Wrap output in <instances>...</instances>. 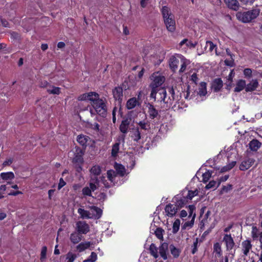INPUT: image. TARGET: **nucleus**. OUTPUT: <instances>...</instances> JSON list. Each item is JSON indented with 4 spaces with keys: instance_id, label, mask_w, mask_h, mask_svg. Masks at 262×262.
Masks as SVG:
<instances>
[{
    "instance_id": "64",
    "label": "nucleus",
    "mask_w": 262,
    "mask_h": 262,
    "mask_svg": "<svg viewBox=\"0 0 262 262\" xmlns=\"http://www.w3.org/2000/svg\"><path fill=\"white\" fill-rule=\"evenodd\" d=\"M148 0H141L140 4L142 7L144 8L146 7Z\"/></svg>"
},
{
    "instance_id": "16",
    "label": "nucleus",
    "mask_w": 262,
    "mask_h": 262,
    "mask_svg": "<svg viewBox=\"0 0 262 262\" xmlns=\"http://www.w3.org/2000/svg\"><path fill=\"white\" fill-rule=\"evenodd\" d=\"M252 245L249 240L243 241L241 244L242 250L244 254L246 256L248 255L250 251L252 249Z\"/></svg>"
},
{
    "instance_id": "44",
    "label": "nucleus",
    "mask_w": 262,
    "mask_h": 262,
    "mask_svg": "<svg viewBox=\"0 0 262 262\" xmlns=\"http://www.w3.org/2000/svg\"><path fill=\"white\" fill-rule=\"evenodd\" d=\"M195 214H193L192 218L190 221H188L185 222L183 225V228L184 229H186L187 228H191L194 224V221L195 219Z\"/></svg>"
},
{
    "instance_id": "11",
    "label": "nucleus",
    "mask_w": 262,
    "mask_h": 262,
    "mask_svg": "<svg viewBox=\"0 0 262 262\" xmlns=\"http://www.w3.org/2000/svg\"><path fill=\"white\" fill-rule=\"evenodd\" d=\"M76 229L78 232L81 234H86L90 231L89 225L83 221H79L76 223Z\"/></svg>"
},
{
    "instance_id": "47",
    "label": "nucleus",
    "mask_w": 262,
    "mask_h": 262,
    "mask_svg": "<svg viewBox=\"0 0 262 262\" xmlns=\"http://www.w3.org/2000/svg\"><path fill=\"white\" fill-rule=\"evenodd\" d=\"M219 186H217V182L215 181H211L206 186L205 188L206 189H209L211 188H213L214 189L217 188Z\"/></svg>"
},
{
    "instance_id": "36",
    "label": "nucleus",
    "mask_w": 262,
    "mask_h": 262,
    "mask_svg": "<svg viewBox=\"0 0 262 262\" xmlns=\"http://www.w3.org/2000/svg\"><path fill=\"white\" fill-rule=\"evenodd\" d=\"M91 174L95 176H98L100 174L101 172V169L100 166L97 165L93 166L90 170Z\"/></svg>"
},
{
    "instance_id": "31",
    "label": "nucleus",
    "mask_w": 262,
    "mask_h": 262,
    "mask_svg": "<svg viewBox=\"0 0 262 262\" xmlns=\"http://www.w3.org/2000/svg\"><path fill=\"white\" fill-rule=\"evenodd\" d=\"M114 168L117 173L121 176H123L125 174V168L122 165L116 163Z\"/></svg>"
},
{
    "instance_id": "24",
    "label": "nucleus",
    "mask_w": 262,
    "mask_h": 262,
    "mask_svg": "<svg viewBox=\"0 0 262 262\" xmlns=\"http://www.w3.org/2000/svg\"><path fill=\"white\" fill-rule=\"evenodd\" d=\"M223 87V81L220 78L215 79L212 83V89L215 91H219Z\"/></svg>"
},
{
    "instance_id": "62",
    "label": "nucleus",
    "mask_w": 262,
    "mask_h": 262,
    "mask_svg": "<svg viewBox=\"0 0 262 262\" xmlns=\"http://www.w3.org/2000/svg\"><path fill=\"white\" fill-rule=\"evenodd\" d=\"M49 85L50 84L47 81H42L40 84V87L46 88L47 89L49 87Z\"/></svg>"
},
{
    "instance_id": "21",
    "label": "nucleus",
    "mask_w": 262,
    "mask_h": 262,
    "mask_svg": "<svg viewBox=\"0 0 262 262\" xmlns=\"http://www.w3.org/2000/svg\"><path fill=\"white\" fill-rule=\"evenodd\" d=\"M139 105V102L137 99L135 97H133L128 100L126 102V106L127 109L131 110Z\"/></svg>"
},
{
    "instance_id": "28",
    "label": "nucleus",
    "mask_w": 262,
    "mask_h": 262,
    "mask_svg": "<svg viewBox=\"0 0 262 262\" xmlns=\"http://www.w3.org/2000/svg\"><path fill=\"white\" fill-rule=\"evenodd\" d=\"M129 123L130 121L127 119L122 120L120 125V130L122 133H127Z\"/></svg>"
},
{
    "instance_id": "38",
    "label": "nucleus",
    "mask_w": 262,
    "mask_h": 262,
    "mask_svg": "<svg viewBox=\"0 0 262 262\" xmlns=\"http://www.w3.org/2000/svg\"><path fill=\"white\" fill-rule=\"evenodd\" d=\"M260 232H259L258 229L256 226H253L251 231V236L253 240L258 239L259 234Z\"/></svg>"
},
{
    "instance_id": "12",
    "label": "nucleus",
    "mask_w": 262,
    "mask_h": 262,
    "mask_svg": "<svg viewBox=\"0 0 262 262\" xmlns=\"http://www.w3.org/2000/svg\"><path fill=\"white\" fill-rule=\"evenodd\" d=\"M255 160L252 158H248L243 160L239 165V169L244 171L250 168L254 163Z\"/></svg>"
},
{
    "instance_id": "17",
    "label": "nucleus",
    "mask_w": 262,
    "mask_h": 262,
    "mask_svg": "<svg viewBox=\"0 0 262 262\" xmlns=\"http://www.w3.org/2000/svg\"><path fill=\"white\" fill-rule=\"evenodd\" d=\"M0 177L7 184H11L14 178V174L12 172H2L0 174Z\"/></svg>"
},
{
    "instance_id": "60",
    "label": "nucleus",
    "mask_w": 262,
    "mask_h": 262,
    "mask_svg": "<svg viewBox=\"0 0 262 262\" xmlns=\"http://www.w3.org/2000/svg\"><path fill=\"white\" fill-rule=\"evenodd\" d=\"M190 80L195 83L197 82V81H198V77L196 73H193L191 75Z\"/></svg>"
},
{
    "instance_id": "55",
    "label": "nucleus",
    "mask_w": 262,
    "mask_h": 262,
    "mask_svg": "<svg viewBox=\"0 0 262 262\" xmlns=\"http://www.w3.org/2000/svg\"><path fill=\"white\" fill-rule=\"evenodd\" d=\"M206 44L207 46H209L210 52H212L215 48L216 49V46L211 41H207Z\"/></svg>"
},
{
    "instance_id": "8",
    "label": "nucleus",
    "mask_w": 262,
    "mask_h": 262,
    "mask_svg": "<svg viewBox=\"0 0 262 262\" xmlns=\"http://www.w3.org/2000/svg\"><path fill=\"white\" fill-rule=\"evenodd\" d=\"M183 55L181 54H176L171 56L168 60V64L170 69L174 72L178 68L180 63Z\"/></svg>"
},
{
    "instance_id": "63",
    "label": "nucleus",
    "mask_w": 262,
    "mask_h": 262,
    "mask_svg": "<svg viewBox=\"0 0 262 262\" xmlns=\"http://www.w3.org/2000/svg\"><path fill=\"white\" fill-rule=\"evenodd\" d=\"M74 160L76 162H82V156L80 155L78 156H75V157L74 158Z\"/></svg>"
},
{
    "instance_id": "7",
    "label": "nucleus",
    "mask_w": 262,
    "mask_h": 262,
    "mask_svg": "<svg viewBox=\"0 0 262 262\" xmlns=\"http://www.w3.org/2000/svg\"><path fill=\"white\" fill-rule=\"evenodd\" d=\"M197 42H193L187 38L183 39L178 45L177 48L181 51L186 52L188 49H193L197 45Z\"/></svg>"
},
{
    "instance_id": "22",
    "label": "nucleus",
    "mask_w": 262,
    "mask_h": 262,
    "mask_svg": "<svg viewBox=\"0 0 262 262\" xmlns=\"http://www.w3.org/2000/svg\"><path fill=\"white\" fill-rule=\"evenodd\" d=\"M228 7L234 10H237L239 6L237 0H224Z\"/></svg>"
},
{
    "instance_id": "57",
    "label": "nucleus",
    "mask_w": 262,
    "mask_h": 262,
    "mask_svg": "<svg viewBox=\"0 0 262 262\" xmlns=\"http://www.w3.org/2000/svg\"><path fill=\"white\" fill-rule=\"evenodd\" d=\"M244 74L246 77H250L252 75V70L247 68L244 70Z\"/></svg>"
},
{
    "instance_id": "39",
    "label": "nucleus",
    "mask_w": 262,
    "mask_h": 262,
    "mask_svg": "<svg viewBox=\"0 0 262 262\" xmlns=\"http://www.w3.org/2000/svg\"><path fill=\"white\" fill-rule=\"evenodd\" d=\"M213 251L216 253L217 256L220 257L222 255V250L221 246L219 243H216L214 244Z\"/></svg>"
},
{
    "instance_id": "25",
    "label": "nucleus",
    "mask_w": 262,
    "mask_h": 262,
    "mask_svg": "<svg viewBox=\"0 0 262 262\" xmlns=\"http://www.w3.org/2000/svg\"><path fill=\"white\" fill-rule=\"evenodd\" d=\"M114 98L116 100L121 99L123 96V90L121 87H116L113 91Z\"/></svg>"
},
{
    "instance_id": "32",
    "label": "nucleus",
    "mask_w": 262,
    "mask_h": 262,
    "mask_svg": "<svg viewBox=\"0 0 262 262\" xmlns=\"http://www.w3.org/2000/svg\"><path fill=\"white\" fill-rule=\"evenodd\" d=\"M47 91L50 94L59 95L60 93V88L50 85L47 88Z\"/></svg>"
},
{
    "instance_id": "54",
    "label": "nucleus",
    "mask_w": 262,
    "mask_h": 262,
    "mask_svg": "<svg viewBox=\"0 0 262 262\" xmlns=\"http://www.w3.org/2000/svg\"><path fill=\"white\" fill-rule=\"evenodd\" d=\"M47 250V249L46 247H43L42 248L41 254H40V259L41 260H42L46 258Z\"/></svg>"
},
{
    "instance_id": "48",
    "label": "nucleus",
    "mask_w": 262,
    "mask_h": 262,
    "mask_svg": "<svg viewBox=\"0 0 262 262\" xmlns=\"http://www.w3.org/2000/svg\"><path fill=\"white\" fill-rule=\"evenodd\" d=\"M198 194V190L195 189L194 190H189L188 192V194L186 196V198L189 200H191L194 196L197 195Z\"/></svg>"
},
{
    "instance_id": "61",
    "label": "nucleus",
    "mask_w": 262,
    "mask_h": 262,
    "mask_svg": "<svg viewBox=\"0 0 262 262\" xmlns=\"http://www.w3.org/2000/svg\"><path fill=\"white\" fill-rule=\"evenodd\" d=\"M254 1L255 0H241L243 4L247 5H251Z\"/></svg>"
},
{
    "instance_id": "53",
    "label": "nucleus",
    "mask_w": 262,
    "mask_h": 262,
    "mask_svg": "<svg viewBox=\"0 0 262 262\" xmlns=\"http://www.w3.org/2000/svg\"><path fill=\"white\" fill-rule=\"evenodd\" d=\"M163 232H164V231L162 229H161L160 228H157V229L155 231V233L158 238L161 239L163 237Z\"/></svg>"
},
{
    "instance_id": "13",
    "label": "nucleus",
    "mask_w": 262,
    "mask_h": 262,
    "mask_svg": "<svg viewBox=\"0 0 262 262\" xmlns=\"http://www.w3.org/2000/svg\"><path fill=\"white\" fill-rule=\"evenodd\" d=\"M144 135V132L139 130L136 127L133 128L131 132L130 137L134 141L138 142L142 138H143Z\"/></svg>"
},
{
    "instance_id": "4",
    "label": "nucleus",
    "mask_w": 262,
    "mask_h": 262,
    "mask_svg": "<svg viewBox=\"0 0 262 262\" xmlns=\"http://www.w3.org/2000/svg\"><path fill=\"white\" fill-rule=\"evenodd\" d=\"M260 9L255 8L246 12H238L236 13L237 19L244 23L252 21L259 15Z\"/></svg>"
},
{
    "instance_id": "58",
    "label": "nucleus",
    "mask_w": 262,
    "mask_h": 262,
    "mask_svg": "<svg viewBox=\"0 0 262 262\" xmlns=\"http://www.w3.org/2000/svg\"><path fill=\"white\" fill-rule=\"evenodd\" d=\"M228 178H229L228 175H225L223 177L220 178V179H219V181L217 182V186H219L221 182H225V181H227Z\"/></svg>"
},
{
    "instance_id": "14",
    "label": "nucleus",
    "mask_w": 262,
    "mask_h": 262,
    "mask_svg": "<svg viewBox=\"0 0 262 262\" xmlns=\"http://www.w3.org/2000/svg\"><path fill=\"white\" fill-rule=\"evenodd\" d=\"M137 124L138 126L136 128L139 129V130L144 132V135L146 134V132H148L150 128V123L148 121H140L137 123Z\"/></svg>"
},
{
    "instance_id": "46",
    "label": "nucleus",
    "mask_w": 262,
    "mask_h": 262,
    "mask_svg": "<svg viewBox=\"0 0 262 262\" xmlns=\"http://www.w3.org/2000/svg\"><path fill=\"white\" fill-rule=\"evenodd\" d=\"M180 225V221L179 220H176L173 223L172 226V232L176 233L179 230Z\"/></svg>"
},
{
    "instance_id": "41",
    "label": "nucleus",
    "mask_w": 262,
    "mask_h": 262,
    "mask_svg": "<svg viewBox=\"0 0 262 262\" xmlns=\"http://www.w3.org/2000/svg\"><path fill=\"white\" fill-rule=\"evenodd\" d=\"M149 250L151 254L155 257L157 258L159 256L158 255V250L159 248L158 249L155 244H152L149 248Z\"/></svg>"
},
{
    "instance_id": "29",
    "label": "nucleus",
    "mask_w": 262,
    "mask_h": 262,
    "mask_svg": "<svg viewBox=\"0 0 262 262\" xmlns=\"http://www.w3.org/2000/svg\"><path fill=\"white\" fill-rule=\"evenodd\" d=\"M148 107V113L149 114V117L151 119H154L156 117L158 114L157 110L155 108V107L150 104H148L147 105Z\"/></svg>"
},
{
    "instance_id": "15",
    "label": "nucleus",
    "mask_w": 262,
    "mask_h": 262,
    "mask_svg": "<svg viewBox=\"0 0 262 262\" xmlns=\"http://www.w3.org/2000/svg\"><path fill=\"white\" fill-rule=\"evenodd\" d=\"M223 242H225L228 250L232 249L234 246V242L230 234H225L223 238Z\"/></svg>"
},
{
    "instance_id": "2",
    "label": "nucleus",
    "mask_w": 262,
    "mask_h": 262,
    "mask_svg": "<svg viewBox=\"0 0 262 262\" xmlns=\"http://www.w3.org/2000/svg\"><path fill=\"white\" fill-rule=\"evenodd\" d=\"M161 12L167 29L169 32H173L176 30V21L170 9L166 6H164L161 9Z\"/></svg>"
},
{
    "instance_id": "51",
    "label": "nucleus",
    "mask_w": 262,
    "mask_h": 262,
    "mask_svg": "<svg viewBox=\"0 0 262 262\" xmlns=\"http://www.w3.org/2000/svg\"><path fill=\"white\" fill-rule=\"evenodd\" d=\"M211 176V173L209 171H206L205 173H203L202 174V181L204 183H206L208 182L209 179Z\"/></svg>"
},
{
    "instance_id": "45",
    "label": "nucleus",
    "mask_w": 262,
    "mask_h": 262,
    "mask_svg": "<svg viewBox=\"0 0 262 262\" xmlns=\"http://www.w3.org/2000/svg\"><path fill=\"white\" fill-rule=\"evenodd\" d=\"M76 258V255L72 252H69L66 255V262H73Z\"/></svg>"
},
{
    "instance_id": "23",
    "label": "nucleus",
    "mask_w": 262,
    "mask_h": 262,
    "mask_svg": "<svg viewBox=\"0 0 262 262\" xmlns=\"http://www.w3.org/2000/svg\"><path fill=\"white\" fill-rule=\"evenodd\" d=\"M206 83L204 82L200 83L197 91V94L200 97H204L207 94Z\"/></svg>"
},
{
    "instance_id": "26",
    "label": "nucleus",
    "mask_w": 262,
    "mask_h": 262,
    "mask_svg": "<svg viewBox=\"0 0 262 262\" xmlns=\"http://www.w3.org/2000/svg\"><path fill=\"white\" fill-rule=\"evenodd\" d=\"M180 63L181 68L179 70V72L181 73L185 71L187 67L190 63V61L183 56Z\"/></svg>"
},
{
    "instance_id": "52",
    "label": "nucleus",
    "mask_w": 262,
    "mask_h": 262,
    "mask_svg": "<svg viewBox=\"0 0 262 262\" xmlns=\"http://www.w3.org/2000/svg\"><path fill=\"white\" fill-rule=\"evenodd\" d=\"M169 248L171 251V253L174 256V257H177L179 256V251L178 249H177L173 245H170Z\"/></svg>"
},
{
    "instance_id": "1",
    "label": "nucleus",
    "mask_w": 262,
    "mask_h": 262,
    "mask_svg": "<svg viewBox=\"0 0 262 262\" xmlns=\"http://www.w3.org/2000/svg\"><path fill=\"white\" fill-rule=\"evenodd\" d=\"M156 97H157L159 101L163 102L168 107L170 106L173 102L177 100L178 97L175 96L173 88H168V93H167L165 89L163 88H160L158 90Z\"/></svg>"
},
{
    "instance_id": "19",
    "label": "nucleus",
    "mask_w": 262,
    "mask_h": 262,
    "mask_svg": "<svg viewBox=\"0 0 262 262\" xmlns=\"http://www.w3.org/2000/svg\"><path fill=\"white\" fill-rule=\"evenodd\" d=\"M107 176L108 180L110 181V183H104V185L106 187H110L112 185L114 184V180L115 178L116 177L115 172L113 170H110L107 171Z\"/></svg>"
},
{
    "instance_id": "50",
    "label": "nucleus",
    "mask_w": 262,
    "mask_h": 262,
    "mask_svg": "<svg viewBox=\"0 0 262 262\" xmlns=\"http://www.w3.org/2000/svg\"><path fill=\"white\" fill-rule=\"evenodd\" d=\"M97 258V254L95 252H93L91 253V254L89 257L84 260L83 262H94L96 260Z\"/></svg>"
},
{
    "instance_id": "10",
    "label": "nucleus",
    "mask_w": 262,
    "mask_h": 262,
    "mask_svg": "<svg viewBox=\"0 0 262 262\" xmlns=\"http://www.w3.org/2000/svg\"><path fill=\"white\" fill-rule=\"evenodd\" d=\"M98 188V179H96L94 182H91L89 186L84 187L82 190V193L84 196H91L92 192Z\"/></svg>"
},
{
    "instance_id": "3",
    "label": "nucleus",
    "mask_w": 262,
    "mask_h": 262,
    "mask_svg": "<svg viewBox=\"0 0 262 262\" xmlns=\"http://www.w3.org/2000/svg\"><path fill=\"white\" fill-rule=\"evenodd\" d=\"M150 79L152 81L150 84V87L151 88L150 96L155 100L158 93L157 89L164 83L165 79V77L159 72L153 73Z\"/></svg>"
},
{
    "instance_id": "42",
    "label": "nucleus",
    "mask_w": 262,
    "mask_h": 262,
    "mask_svg": "<svg viewBox=\"0 0 262 262\" xmlns=\"http://www.w3.org/2000/svg\"><path fill=\"white\" fill-rule=\"evenodd\" d=\"M90 246V242L81 243L77 247L79 251H82Z\"/></svg>"
},
{
    "instance_id": "30",
    "label": "nucleus",
    "mask_w": 262,
    "mask_h": 262,
    "mask_svg": "<svg viewBox=\"0 0 262 262\" xmlns=\"http://www.w3.org/2000/svg\"><path fill=\"white\" fill-rule=\"evenodd\" d=\"M86 209H88L89 211H90L91 213H92L95 215H96V214H99L100 215V218L101 217L102 210L100 208L93 205L86 206Z\"/></svg>"
},
{
    "instance_id": "35",
    "label": "nucleus",
    "mask_w": 262,
    "mask_h": 262,
    "mask_svg": "<svg viewBox=\"0 0 262 262\" xmlns=\"http://www.w3.org/2000/svg\"><path fill=\"white\" fill-rule=\"evenodd\" d=\"M81 239V236L79 233L74 232L70 235V240L74 244L78 243Z\"/></svg>"
},
{
    "instance_id": "56",
    "label": "nucleus",
    "mask_w": 262,
    "mask_h": 262,
    "mask_svg": "<svg viewBox=\"0 0 262 262\" xmlns=\"http://www.w3.org/2000/svg\"><path fill=\"white\" fill-rule=\"evenodd\" d=\"M198 238H196L195 241H194L192 245V253L194 254L197 251V248H198Z\"/></svg>"
},
{
    "instance_id": "9",
    "label": "nucleus",
    "mask_w": 262,
    "mask_h": 262,
    "mask_svg": "<svg viewBox=\"0 0 262 262\" xmlns=\"http://www.w3.org/2000/svg\"><path fill=\"white\" fill-rule=\"evenodd\" d=\"M77 212L80 215V217L82 219H100V215L99 214H96V215L91 213L89 210H85L82 208H79Z\"/></svg>"
},
{
    "instance_id": "59",
    "label": "nucleus",
    "mask_w": 262,
    "mask_h": 262,
    "mask_svg": "<svg viewBox=\"0 0 262 262\" xmlns=\"http://www.w3.org/2000/svg\"><path fill=\"white\" fill-rule=\"evenodd\" d=\"M66 184V183L64 182L63 179L62 178H60L58 185V189L60 190L61 188L64 186Z\"/></svg>"
},
{
    "instance_id": "18",
    "label": "nucleus",
    "mask_w": 262,
    "mask_h": 262,
    "mask_svg": "<svg viewBox=\"0 0 262 262\" xmlns=\"http://www.w3.org/2000/svg\"><path fill=\"white\" fill-rule=\"evenodd\" d=\"M178 210V208L175 205L168 204L166 206L165 211L166 215L169 216H172L176 214Z\"/></svg>"
},
{
    "instance_id": "27",
    "label": "nucleus",
    "mask_w": 262,
    "mask_h": 262,
    "mask_svg": "<svg viewBox=\"0 0 262 262\" xmlns=\"http://www.w3.org/2000/svg\"><path fill=\"white\" fill-rule=\"evenodd\" d=\"M258 85V82L257 80L253 79L250 81L246 86V90L247 92H251L255 90Z\"/></svg>"
},
{
    "instance_id": "49",
    "label": "nucleus",
    "mask_w": 262,
    "mask_h": 262,
    "mask_svg": "<svg viewBox=\"0 0 262 262\" xmlns=\"http://www.w3.org/2000/svg\"><path fill=\"white\" fill-rule=\"evenodd\" d=\"M232 189V186L230 184H228L227 186H224L220 191V193L221 194H223L225 193H227L229 192L230 190H231Z\"/></svg>"
},
{
    "instance_id": "37",
    "label": "nucleus",
    "mask_w": 262,
    "mask_h": 262,
    "mask_svg": "<svg viewBox=\"0 0 262 262\" xmlns=\"http://www.w3.org/2000/svg\"><path fill=\"white\" fill-rule=\"evenodd\" d=\"M88 139L89 138L88 136L80 135L77 137V140L79 144L82 146H84L87 143Z\"/></svg>"
},
{
    "instance_id": "5",
    "label": "nucleus",
    "mask_w": 262,
    "mask_h": 262,
    "mask_svg": "<svg viewBox=\"0 0 262 262\" xmlns=\"http://www.w3.org/2000/svg\"><path fill=\"white\" fill-rule=\"evenodd\" d=\"M94 110H91L92 115L97 113L99 115L104 117L106 115V107L103 99L98 100L97 102L92 105Z\"/></svg>"
},
{
    "instance_id": "20",
    "label": "nucleus",
    "mask_w": 262,
    "mask_h": 262,
    "mask_svg": "<svg viewBox=\"0 0 262 262\" xmlns=\"http://www.w3.org/2000/svg\"><path fill=\"white\" fill-rule=\"evenodd\" d=\"M167 249L168 245L165 243L162 244L159 248L158 252L164 259H166L167 258L166 254Z\"/></svg>"
},
{
    "instance_id": "34",
    "label": "nucleus",
    "mask_w": 262,
    "mask_h": 262,
    "mask_svg": "<svg viewBox=\"0 0 262 262\" xmlns=\"http://www.w3.org/2000/svg\"><path fill=\"white\" fill-rule=\"evenodd\" d=\"M246 81L244 80H239L236 83L234 91L236 92H241L244 88H246Z\"/></svg>"
},
{
    "instance_id": "43",
    "label": "nucleus",
    "mask_w": 262,
    "mask_h": 262,
    "mask_svg": "<svg viewBox=\"0 0 262 262\" xmlns=\"http://www.w3.org/2000/svg\"><path fill=\"white\" fill-rule=\"evenodd\" d=\"M235 164H236L235 161H232L227 166L223 167L221 169V172H225V171L230 170L235 166Z\"/></svg>"
},
{
    "instance_id": "6",
    "label": "nucleus",
    "mask_w": 262,
    "mask_h": 262,
    "mask_svg": "<svg viewBox=\"0 0 262 262\" xmlns=\"http://www.w3.org/2000/svg\"><path fill=\"white\" fill-rule=\"evenodd\" d=\"M78 99L81 101L88 100L91 102V104L93 105L94 103L97 102L98 100L101 99L99 98V95L96 92H89L84 93L80 95L78 97Z\"/></svg>"
},
{
    "instance_id": "40",
    "label": "nucleus",
    "mask_w": 262,
    "mask_h": 262,
    "mask_svg": "<svg viewBox=\"0 0 262 262\" xmlns=\"http://www.w3.org/2000/svg\"><path fill=\"white\" fill-rule=\"evenodd\" d=\"M119 143H116L113 145L111 152V155L112 157H116L117 156L119 151Z\"/></svg>"
},
{
    "instance_id": "33",
    "label": "nucleus",
    "mask_w": 262,
    "mask_h": 262,
    "mask_svg": "<svg viewBox=\"0 0 262 262\" xmlns=\"http://www.w3.org/2000/svg\"><path fill=\"white\" fill-rule=\"evenodd\" d=\"M261 145V143L257 140H253L249 143L250 148L253 151H256Z\"/></svg>"
}]
</instances>
